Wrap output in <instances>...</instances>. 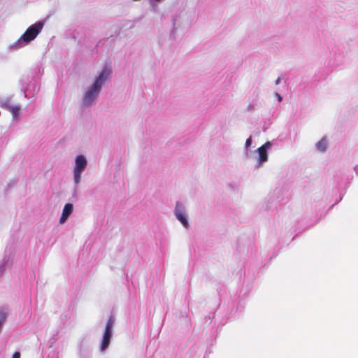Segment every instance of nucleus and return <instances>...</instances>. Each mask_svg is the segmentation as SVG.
I'll return each mask as SVG.
<instances>
[{
	"mask_svg": "<svg viewBox=\"0 0 358 358\" xmlns=\"http://www.w3.org/2000/svg\"><path fill=\"white\" fill-rule=\"evenodd\" d=\"M111 70L105 68L99 74L92 86L85 93L83 102L85 105H89L99 92L103 83L110 76Z\"/></svg>",
	"mask_w": 358,
	"mask_h": 358,
	"instance_id": "obj_1",
	"label": "nucleus"
},
{
	"mask_svg": "<svg viewBox=\"0 0 358 358\" xmlns=\"http://www.w3.org/2000/svg\"><path fill=\"white\" fill-rule=\"evenodd\" d=\"M43 22H38L27 28L25 32L22 35L18 41L20 44L24 43L23 45L20 46H23L24 45L27 44L30 41H33L38 34L41 31L43 27Z\"/></svg>",
	"mask_w": 358,
	"mask_h": 358,
	"instance_id": "obj_2",
	"label": "nucleus"
},
{
	"mask_svg": "<svg viewBox=\"0 0 358 358\" xmlns=\"http://www.w3.org/2000/svg\"><path fill=\"white\" fill-rule=\"evenodd\" d=\"M87 166V160L83 155H78L76 159L74 168V180L76 184L80 182L81 173Z\"/></svg>",
	"mask_w": 358,
	"mask_h": 358,
	"instance_id": "obj_3",
	"label": "nucleus"
},
{
	"mask_svg": "<svg viewBox=\"0 0 358 358\" xmlns=\"http://www.w3.org/2000/svg\"><path fill=\"white\" fill-rule=\"evenodd\" d=\"M182 205L178 202L175 208V215L182 225L187 228L188 227V222L184 215Z\"/></svg>",
	"mask_w": 358,
	"mask_h": 358,
	"instance_id": "obj_4",
	"label": "nucleus"
},
{
	"mask_svg": "<svg viewBox=\"0 0 358 358\" xmlns=\"http://www.w3.org/2000/svg\"><path fill=\"white\" fill-rule=\"evenodd\" d=\"M271 144L270 142L265 143L263 145L259 147L257 150L259 153V163H264L267 161V150L271 147Z\"/></svg>",
	"mask_w": 358,
	"mask_h": 358,
	"instance_id": "obj_5",
	"label": "nucleus"
},
{
	"mask_svg": "<svg viewBox=\"0 0 358 358\" xmlns=\"http://www.w3.org/2000/svg\"><path fill=\"white\" fill-rule=\"evenodd\" d=\"M73 211V205L71 203H66L63 209L62 216L59 220L60 223H64L69 216L71 214Z\"/></svg>",
	"mask_w": 358,
	"mask_h": 358,
	"instance_id": "obj_6",
	"label": "nucleus"
},
{
	"mask_svg": "<svg viewBox=\"0 0 358 358\" xmlns=\"http://www.w3.org/2000/svg\"><path fill=\"white\" fill-rule=\"evenodd\" d=\"M111 336H112V331H104L103 341H102V343L101 345V350H104L108 347V345L110 344Z\"/></svg>",
	"mask_w": 358,
	"mask_h": 358,
	"instance_id": "obj_7",
	"label": "nucleus"
},
{
	"mask_svg": "<svg viewBox=\"0 0 358 358\" xmlns=\"http://www.w3.org/2000/svg\"><path fill=\"white\" fill-rule=\"evenodd\" d=\"M1 107L5 108L9 110L11 113L13 118H16L19 115L20 108L18 106H10L4 103L1 105Z\"/></svg>",
	"mask_w": 358,
	"mask_h": 358,
	"instance_id": "obj_8",
	"label": "nucleus"
},
{
	"mask_svg": "<svg viewBox=\"0 0 358 358\" xmlns=\"http://www.w3.org/2000/svg\"><path fill=\"white\" fill-rule=\"evenodd\" d=\"M318 150L324 152L327 148V140L326 138H322L316 145Z\"/></svg>",
	"mask_w": 358,
	"mask_h": 358,
	"instance_id": "obj_9",
	"label": "nucleus"
},
{
	"mask_svg": "<svg viewBox=\"0 0 358 358\" xmlns=\"http://www.w3.org/2000/svg\"><path fill=\"white\" fill-rule=\"evenodd\" d=\"M113 324H114L113 319L112 317H110L106 324L105 331H112V328L113 327Z\"/></svg>",
	"mask_w": 358,
	"mask_h": 358,
	"instance_id": "obj_10",
	"label": "nucleus"
},
{
	"mask_svg": "<svg viewBox=\"0 0 358 358\" xmlns=\"http://www.w3.org/2000/svg\"><path fill=\"white\" fill-rule=\"evenodd\" d=\"M6 313H4L3 312H0V329H1V325H2L3 322H4V320H6Z\"/></svg>",
	"mask_w": 358,
	"mask_h": 358,
	"instance_id": "obj_11",
	"label": "nucleus"
},
{
	"mask_svg": "<svg viewBox=\"0 0 358 358\" xmlns=\"http://www.w3.org/2000/svg\"><path fill=\"white\" fill-rule=\"evenodd\" d=\"M252 143V139L251 137L248 138L245 141V145L246 147H249Z\"/></svg>",
	"mask_w": 358,
	"mask_h": 358,
	"instance_id": "obj_12",
	"label": "nucleus"
},
{
	"mask_svg": "<svg viewBox=\"0 0 358 358\" xmlns=\"http://www.w3.org/2000/svg\"><path fill=\"white\" fill-rule=\"evenodd\" d=\"M13 358H20V353L19 352H15L13 355Z\"/></svg>",
	"mask_w": 358,
	"mask_h": 358,
	"instance_id": "obj_13",
	"label": "nucleus"
},
{
	"mask_svg": "<svg viewBox=\"0 0 358 358\" xmlns=\"http://www.w3.org/2000/svg\"><path fill=\"white\" fill-rule=\"evenodd\" d=\"M280 83V78H278L276 80L275 83H276V85H278Z\"/></svg>",
	"mask_w": 358,
	"mask_h": 358,
	"instance_id": "obj_14",
	"label": "nucleus"
},
{
	"mask_svg": "<svg viewBox=\"0 0 358 358\" xmlns=\"http://www.w3.org/2000/svg\"><path fill=\"white\" fill-rule=\"evenodd\" d=\"M276 96H278V100L280 101L282 100L281 96L278 94H276Z\"/></svg>",
	"mask_w": 358,
	"mask_h": 358,
	"instance_id": "obj_15",
	"label": "nucleus"
}]
</instances>
